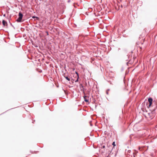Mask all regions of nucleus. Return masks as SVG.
I'll return each mask as SVG.
<instances>
[{"label":"nucleus","instance_id":"obj_1","mask_svg":"<svg viewBox=\"0 0 157 157\" xmlns=\"http://www.w3.org/2000/svg\"><path fill=\"white\" fill-rule=\"evenodd\" d=\"M153 112H151V113H148L146 115V117L148 118H149L150 119H152L154 117V115H153Z\"/></svg>","mask_w":157,"mask_h":157},{"label":"nucleus","instance_id":"obj_2","mask_svg":"<svg viewBox=\"0 0 157 157\" xmlns=\"http://www.w3.org/2000/svg\"><path fill=\"white\" fill-rule=\"evenodd\" d=\"M153 101V99L151 98H150L148 99V101L149 102V105L147 106L148 108H149L151 106V105L152 104V102Z\"/></svg>","mask_w":157,"mask_h":157},{"label":"nucleus","instance_id":"obj_3","mask_svg":"<svg viewBox=\"0 0 157 157\" xmlns=\"http://www.w3.org/2000/svg\"><path fill=\"white\" fill-rule=\"evenodd\" d=\"M2 23L3 25L4 26H7V22L4 20H2Z\"/></svg>","mask_w":157,"mask_h":157},{"label":"nucleus","instance_id":"obj_4","mask_svg":"<svg viewBox=\"0 0 157 157\" xmlns=\"http://www.w3.org/2000/svg\"><path fill=\"white\" fill-rule=\"evenodd\" d=\"M84 98V100L86 102H87L89 101V99L87 96H85Z\"/></svg>","mask_w":157,"mask_h":157},{"label":"nucleus","instance_id":"obj_5","mask_svg":"<svg viewBox=\"0 0 157 157\" xmlns=\"http://www.w3.org/2000/svg\"><path fill=\"white\" fill-rule=\"evenodd\" d=\"M18 15L19 17L17 20V22H20V12L18 13Z\"/></svg>","mask_w":157,"mask_h":157},{"label":"nucleus","instance_id":"obj_6","mask_svg":"<svg viewBox=\"0 0 157 157\" xmlns=\"http://www.w3.org/2000/svg\"><path fill=\"white\" fill-rule=\"evenodd\" d=\"M23 17V15L22 13H20V22L21 21V19Z\"/></svg>","mask_w":157,"mask_h":157},{"label":"nucleus","instance_id":"obj_7","mask_svg":"<svg viewBox=\"0 0 157 157\" xmlns=\"http://www.w3.org/2000/svg\"><path fill=\"white\" fill-rule=\"evenodd\" d=\"M76 73L77 74V75L78 78H77V80L75 81V82H77L78 81V73L77 72H76Z\"/></svg>","mask_w":157,"mask_h":157},{"label":"nucleus","instance_id":"obj_8","mask_svg":"<svg viewBox=\"0 0 157 157\" xmlns=\"http://www.w3.org/2000/svg\"><path fill=\"white\" fill-rule=\"evenodd\" d=\"M112 145H113V147H115L116 146L115 142H113L112 143Z\"/></svg>","mask_w":157,"mask_h":157},{"label":"nucleus","instance_id":"obj_9","mask_svg":"<svg viewBox=\"0 0 157 157\" xmlns=\"http://www.w3.org/2000/svg\"><path fill=\"white\" fill-rule=\"evenodd\" d=\"M65 78L68 81H69L70 80V79L67 77H65Z\"/></svg>","mask_w":157,"mask_h":157},{"label":"nucleus","instance_id":"obj_10","mask_svg":"<svg viewBox=\"0 0 157 157\" xmlns=\"http://www.w3.org/2000/svg\"><path fill=\"white\" fill-rule=\"evenodd\" d=\"M33 18H36L37 19H38V17H35V16H33L32 17Z\"/></svg>","mask_w":157,"mask_h":157},{"label":"nucleus","instance_id":"obj_11","mask_svg":"<svg viewBox=\"0 0 157 157\" xmlns=\"http://www.w3.org/2000/svg\"><path fill=\"white\" fill-rule=\"evenodd\" d=\"M106 94H108V91H106Z\"/></svg>","mask_w":157,"mask_h":157},{"label":"nucleus","instance_id":"obj_12","mask_svg":"<svg viewBox=\"0 0 157 157\" xmlns=\"http://www.w3.org/2000/svg\"><path fill=\"white\" fill-rule=\"evenodd\" d=\"M105 147V146H103V148H104Z\"/></svg>","mask_w":157,"mask_h":157},{"label":"nucleus","instance_id":"obj_13","mask_svg":"<svg viewBox=\"0 0 157 157\" xmlns=\"http://www.w3.org/2000/svg\"><path fill=\"white\" fill-rule=\"evenodd\" d=\"M5 14H4V16H5Z\"/></svg>","mask_w":157,"mask_h":157}]
</instances>
